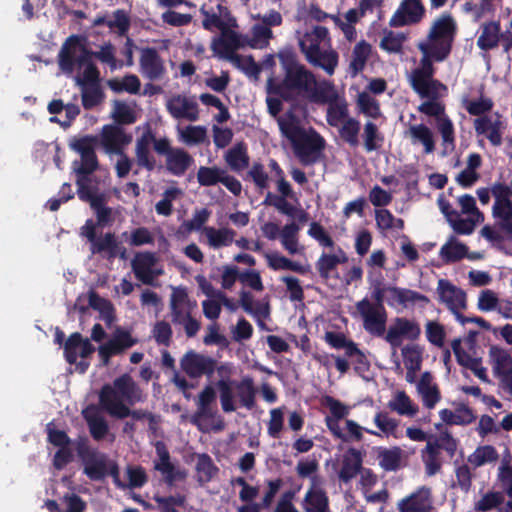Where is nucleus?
Returning <instances> with one entry per match:
<instances>
[{
  "label": "nucleus",
  "mask_w": 512,
  "mask_h": 512,
  "mask_svg": "<svg viewBox=\"0 0 512 512\" xmlns=\"http://www.w3.org/2000/svg\"><path fill=\"white\" fill-rule=\"evenodd\" d=\"M425 334L428 342L438 348L444 347L446 331L442 324L437 321H427Z\"/></svg>",
  "instance_id": "e2e57ef3"
},
{
  "label": "nucleus",
  "mask_w": 512,
  "mask_h": 512,
  "mask_svg": "<svg viewBox=\"0 0 512 512\" xmlns=\"http://www.w3.org/2000/svg\"><path fill=\"white\" fill-rule=\"evenodd\" d=\"M420 335L421 328L418 322L406 317H396L393 324L389 326L387 333H384L382 337L391 345L395 354L396 348L401 346L403 338L415 341Z\"/></svg>",
  "instance_id": "f8f14e48"
},
{
  "label": "nucleus",
  "mask_w": 512,
  "mask_h": 512,
  "mask_svg": "<svg viewBox=\"0 0 512 512\" xmlns=\"http://www.w3.org/2000/svg\"><path fill=\"white\" fill-rule=\"evenodd\" d=\"M437 293L439 301L447 306L455 318H457V314H461V311L467 308L465 291L453 285L449 280H438Z\"/></svg>",
  "instance_id": "2eb2a0df"
},
{
  "label": "nucleus",
  "mask_w": 512,
  "mask_h": 512,
  "mask_svg": "<svg viewBox=\"0 0 512 512\" xmlns=\"http://www.w3.org/2000/svg\"><path fill=\"white\" fill-rule=\"evenodd\" d=\"M97 144H100L107 154H123L124 147L132 141V135L125 132L123 127L107 124L102 127Z\"/></svg>",
  "instance_id": "ddd939ff"
},
{
  "label": "nucleus",
  "mask_w": 512,
  "mask_h": 512,
  "mask_svg": "<svg viewBox=\"0 0 512 512\" xmlns=\"http://www.w3.org/2000/svg\"><path fill=\"white\" fill-rule=\"evenodd\" d=\"M338 53L335 50L319 51L315 56V60L308 62L316 67L322 68L328 75H332L338 65Z\"/></svg>",
  "instance_id": "603ef678"
},
{
  "label": "nucleus",
  "mask_w": 512,
  "mask_h": 512,
  "mask_svg": "<svg viewBox=\"0 0 512 512\" xmlns=\"http://www.w3.org/2000/svg\"><path fill=\"white\" fill-rule=\"evenodd\" d=\"M80 235L85 237L90 244V252L92 255H100L108 260L116 257L126 258V248L118 241L114 232H106L97 235L93 228L92 219H87L80 229Z\"/></svg>",
  "instance_id": "423d86ee"
},
{
  "label": "nucleus",
  "mask_w": 512,
  "mask_h": 512,
  "mask_svg": "<svg viewBox=\"0 0 512 512\" xmlns=\"http://www.w3.org/2000/svg\"><path fill=\"white\" fill-rule=\"evenodd\" d=\"M463 106L470 115L482 117L492 110L494 103L490 98L481 97L478 100L464 99Z\"/></svg>",
  "instance_id": "0e129e2a"
},
{
  "label": "nucleus",
  "mask_w": 512,
  "mask_h": 512,
  "mask_svg": "<svg viewBox=\"0 0 512 512\" xmlns=\"http://www.w3.org/2000/svg\"><path fill=\"white\" fill-rule=\"evenodd\" d=\"M167 110L175 119L196 121L199 117L198 104L183 95H174L167 102Z\"/></svg>",
  "instance_id": "4be33fe9"
},
{
  "label": "nucleus",
  "mask_w": 512,
  "mask_h": 512,
  "mask_svg": "<svg viewBox=\"0 0 512 512\" xmlns=\"http://www.w3.org/2000/svg\"><path fill=\"white\" fill-rule=\"evenodd\" d=\"M152 336L158 345L169 347L173 336L170 323L165 320L157 321L152 328Z\"/></svg>",
  "instance_id": "69168bd1"
},
{
  "label": "nucleus",
  "mask_w": 512,
  "mask_h": 512,
  "mask_svg": "<svg viewBox=\"0 0 512 512\" xmlns=\"http://www.w3.org/2000/svg\"><path fill=\"white\" fill-rule=\"evenodd\" d=\"M249 160L247 145L244 142L236 143L225 154L226 163L235 172L246 169L249 166Z\"/></svg>",
  "instance_id": "473e14b6"
},
{
  "label": "nucleus",
  "mask_w": 512,
  "mask_h": 512,
  "mask_svg": "<svg viewBox=\"0 0 512 512\" xmlns=\"http://www.w3.org/2000/svg\"><path fill=\"white\" fill-rule=\"evenodd\" d=\"M331 95L333 96V100L330 101V105L327 109V122L331 126H338L339 122H344L347 118H350L348 116V107L346 102H335L336 101V94L332 90Z\"/></svg>",
  "instance_id": "de8ad7c7"
},
{
  "label": "nucleus",
  "mask_w": 512,
  "mask_h": 512,
  "mask_svg": "<svg viewBox=\"0 0 512 512\" xmlns=\"http://www.w3.org/2000/svg\"><path fill=\"white\" fill-rule=\"evenodd\" d=\"M204 233L207 237L208 244L213 248L226 247L232 244L236 232L231 228L205 227Z\"/></svg>",
  "instance_id": "c9c22d12"
},
{
  "label": "nucleus",
  "mask_w": 512,
  "mask_h": 512,
  "mask_svg": "<svg viewBox=\"0 0 512 512\" xmlns=\"http://www.w3.org/2000/svg\"><path fill=\"white\" fill-rule=\"evenodd\" d=\"M319 463L316 459L311 460H300L296 465V473L298 477L304 479L308 478L310 481V486L314 479H319L321 484H325L324 478L318 474Z\"/></svg>",
  "instance_id": "864d4df0"
},
{
  "label": "nucleus",
  "mask_w": 512,
  "mask_h": 512,
  "mask_svg": "<svg viewBox=\"0 0 512 512\" xmlns=\"http://www.w3.org/2000/svg\"><path fill=\"white\" fill-rule=\"evenodd\" d=\"M126 475L128 478L126 488H141L148 482V475L141 465H128Z\"/></svg>",
  "instance_id": "338daca9"
},
{
  "label": "nucleus",
  "mask_w": 512,
  "mask_h": 512,
  "mask_svg": "<svg viewBox=\"0 0 512 512\" xmlns=\"http://www.w3.org/2000/svg\"><path fill=\"white\" fill-rule=\"evenodd\" d=\"M94 352V345L79 332L72 333L64 343V358L70 365L76 363L78 357L86 359Z\"/></svg>",
  "instance_id": "aec40b11"
},
{
  "label": "nucleus",
  "mask_w": 512,
  "mask_h": 512,
  "mask_svg": "<svg viewBox=\"0 0 512 512\" xmlns=\"http://www.w3.org/2000/svg\"><path fill=\"white\" fill-rule=\"evenodd\" d=\"M433 376L430 372H424L417 383V391L422 397L423 405L433 409L441 399L437 384H433Z\"/></svg>",
  "instance_id": "bb28decb"
},
{
  "label": "nucleus",
  "mask_w": 512,
  "mask_h": 512,
  "mask_svg": "<svg viewBox=\"0 0 512 512\" xmlns=\"http://www.w3.org/2000/svg\"><path fill=\"white\" fill-rule=\"evenodd\" d=\"M151 140H154V134L148 130L136 140L135 157L136 163L140 168L151 172L156 168V159L150 152Z\"/></svg>",
  "instance_id": "5701e85b"
},
{
  "label": "nucleus",
  "mask_w": 512,
  "mask_h": 512,
  "mask_svg": "<svg viewBox=\"0 0 512 512\" xmlns=\"http://www.w3.org/2000/svg\"><path fill=\"white\" fill-rule=\"evenodd\" d=\"M146 395L130 374L124 373L115 378L112 384L102 386L99 393V403L108 413L118 405H135L144 402Z\"/></svg>",
  "instance_id": "20e7f679"
},
{
  "label": "nucleus",
  "mask_w": 512,
  "mask_h": 512,
  "mask_svg": "<svg viewBox=\"0 0 512 512\" xmlns=\"http://www.w3.org/2000/svg\"><path fill=\"white\" fill-rule=\"evenodd\" d=\"M374 423L379 430L386 436H396V430L399 426V421L389 416L387 412L379 411L374 417Z\"/></svg>",
  "instance_id": "774afa93"
},
{
  "label": "nucleus",
  "mask_w": 512,
  "mask_h": 512,
  "mask_svg": "<svg viewBox=\"0 0 512 512\" xmlns=\"http://www.w3.org/2000/svg\"><path fill=\"white\" fill-rule=\"evenodd\" d=\"M194 163V158L185 149L176 147L165 158L166 170L174 176H183Z\"/></svg>",
  "instance_id": "b1692460"
},
{
  "label": "nucleus",
  "mask_w": 512,
  "mask_h": 512,
  "mask_svg": "<svg viewBox=\"0 0 512 512\" xmlns=\"http://www.w3.org/2000/svg\"><path fill=\"white\" fill-rule=\"evenodd\" d=\"M196 471L197 481L200 484H206L219 472V468L214 464L212 458L208 454L202 453L198 455Z\"/></svg>",
  "instance_id": "4c0bfd02"
},
{
  "label": "nucleus",
  "mask_w": 512,
  "mask_h": 512,
  "mask_svg": "<svg viewBox=\"0 0 512 512\" xmlns=\"http://www.w3.org/2000/svg\"><path fill=\"white\" fill-rule=\"evenodd\" d=\"M251 32L252 37L247 36V46L253 49L266 47L273 36L272 30L263 24H255Z\"/></svg>",
  "instance_id": "3c124183"
},
{
  "label": "nucleus",
  "mask_w": 512,
  "mask_h": 512,
  "mask_svg": "<svg viewBox=\"0 0 512 512\" xmlns=\"http://www.w3.org/2000/svg\"><path fill=\"white\" fill-rule=\"evenodd\" d=\"M357 104L360 112L367 117L378 119L382 116L379 102L366 92L358 95Z\"/></svg>",
  "instance_id": "4d7b16f0"
},
{
  "label": "nucleus",
  "mask_w": 512,
  "mask_h": 512,
  "mask_svg": "<svg viewBox=\"0 0 512 512\" xmlns=\"http://www.w3.org/2000/svg\"><path fill=\"white\" fill-rule=\"evenodd\" d=\"M158 258L155 253L144 251L137 252L131 261L132 271L135 277L145 285L153 286L156 277L162 274L161 269H155Z\"/></svg>",
  "instance_id": "4468645a"
},
{
  "label": "nucleus",
  "mask_w": 512,
  "mask_h": 512,
  "mask_svg": "<svg viewBox=\"0 0 512 512\" xmlns=\"http://www.w3.org/2000/svg\"><path fill=\"white\" fill-rule=\"evenodd\" d=\"M410 86L421 98L437 100L440 90H446L447 87L434 77L409 79Z\"/></svg>",
  "instance_id": "cd10ccee"
},
{
  "label": "nucleus",
  "mask_w": 512,
  "mask_h": 512,
  "mask_svg": "<svg viewBox=\"0 0 512 512\" xmlns=\"http://www.w3.org/2000/svg\"><path fill=\"white\" fill-rule=\"evenodd\" d=\"M424 13L425 9L420 0H405L390 18L389 25L403 27L417 24L423 18Z\"/></svg>",
  "instance_id": "6ab92c4d"
},
{
  "label": "nucleus",
  "mask_w": 512,
  "mask_h": 512,
  "mask_svg": "<svg viewBox=\"0 0 512 512\" xmlns=\"http://www.w3.org/2000/svg\"><path fill=\"white\" fill-rule=\"evenodd\" d=\"M224 171V169H221L217 166H200L197 171V181L200 186H214L217 183H220Z\"/></svg>",
  "instance_id": "5fc2aeb1"
},
{
  "label": "nucleus",
  "mask_w": 512,
  "mask_h": 512,
  "mask_svg": "<svg viewBox=\"0 0 512 512\" xmlns=\"http://www.w3.org/2000/svg\"><path fill=\"white\" fill-rule=\"evenodd\" d=\"M234 385L237 396L241 405L248 410H251L255 406L256 389L254 387V380L250 376H246L239 382H229L224 379L217 381L216 386L220 392V402L222 410L225 413H231L236 410L234 403V395L232 386Z\"/></svg>",
  "instance_id": "0eeeda50"
},
{
  "label": "nucleus",
  "mask_w": 512,
  "mask_h": 512,
  "mask_svg": "<svg viewBox=\"0 0 512 512\" xmlns=\"http://www.w3.org/2000/svg\"><path fill=\"white\" fill-rule=\"evenodd\" d=\"M468 252V247L459 242L446 243L441 247L440 255L446 263H453L463 259Z\"/></svg>",
  "instance_id": "052dcab7"
},
{
  "label": "nucleus",
  "mask_w": 512,
  "mask_h": 512,
  "mask_svg": "<svg viewBox=\"0 0 512 512\" xmlns=\"http://www.w3.org/2000/svg\"><path fill=\"white\" fill-rule=\"evenodd\" d=\"M279 129L292 144L294 154L303 165L314 164L325 148L324 138L313 128L301 127L297 116L286 112L278 118Z\"/></svg>",
  "instance_id": "f03ea898"
},
{
  "label": "nucleus",
  "mask_w": 512,
  "mask_h": 512,
  "mask_svg": "<svg viewBox=\"0 0 512 512\" xmlns=\"http://www.w3.org/2000/svg\"><path fill=\"white\" fill-rule=\"evenodd\" d=\"M90 207L96 215V221L92 220L94 230H97L98 227L105 228L113 224V210L111 207L105 205V197L98 202L94 201L93 205Z\"/></svg>",
  "instance_id": "79ce46f5"
},
{
  "label": "nucleus",
  "mask_w": 512,
  "mask_h": 512,
  "mask_svg": "<svg viewBox=\"0 0 512 512\" xmlns=\"http://www.w3.org/2000/svg\"><path fill=\"white\" fill-rule=\"evenodd\" d=\"M422 461L425 465V473L428 476H433L441 470V460L439 446L433 443L431 439L427 441L426 447L421 453Z\"/></svg>",
  "instance_id": "72a5a7b5"
},
{
  "label": "nucleus",
  "mask_w": 512,
  "mask_h": 512,
  "mask_svg": "<svg viewBox=\"0 0 512 512\" xmlns=\"http://www.w3.org/2000/svg\"><path fill=\"white\" fill-rule=\"evenodd\" d=\"M284 71L281 82L268 81V93L281 97L285 102H293L297 96L305 95L311 102L326 104L333 100L332 84L324 81L318 85L313 72L301 64L292 51H281L278 54Z\"/></svg>",
  "instance_id": "f257e3e1"
},
{
  "label": "nucleus",
  "mask_w": 512,
  "mask_h": 512,
  "mask_svg": "<svg viewBox=\"0 0 512 512\" xmlns=\"http://www.w3.org/2000/svg\"><path fill=\"white\" fill-rule=\"evenodd\" d=\"M413 144H422L424 153L430 154L435 150V140L432 130L425 124L410 125L407 131Z\"/></svg>",
  "instance_id": "7c9ffc66"
},
{
  "label": "nucleus",
  "mask_w": 512,
  "mask_h": 512,
  "mask_svg": "<svg viewBox=\"0 0 512 512\" xmlns=\"http://www.w3.org/2000/svg\"><path fill=\"white\" fill-rule=\"evenodd\" d=\"M389 407L399 415L414 416L418 408L412 404L410 397L404 391H400L393 401L389 402Z\"/></svg>",
  "instance_id": "bf43d9fd"
},
{
  "label": "nucleus",
  "mask_w": 512,
  "mask_h": 512,
  "mask_svg": "<svg viewBox=\"0 0 512 512\" xmlns=\"http://www.w3.org/2000/svg\"><path fill=\"white\" fill-rule=\"evenodd\" d=\"M97 138L92 135H85L74 139L70 143V148L81 156V162L74 168L78 178L76 180L77 195L83 202H88L90 206L94 201L101 200L104 195L97 193V187L91 184L89 175L97 170L99 163L95 153Z\"/></svg>",
  "instance_id": "7ed1b4c3"
},
{
  "label": "nucleus",
  "mask_w": 512,
  "mask_h": 512,
  "mask_svg": "<svg viewBox=\"0 0 512 512\" xmlns=\"http://www.w3.org/2000/svg\"><path fill=\"white\" fill-rule=\"evenodd\" d=\"M501 26L499 21L483 23L481 34L477 39V46L483 51L496 48L500 42Z\"/></svg>",
  "instance_id": "c756f323"
},
{
  "label": "nucleus",
  "mask_w": 512,
  "mask_h": 512,
  "mask_svg": "<svg viewBox=\"0 0 512 512\" xmlns=\"http://www.w3.org/2000/svg\"><path fill=\"white\" fill-rule=\"evenodd\" d=\"M299 230L300 226L295 222H291L286 224L280 233L281 244L291 255H295L300 252L298 241Z\"/></svg>",
  "instance_id": "a19ab883"
},
{
  "label": "nucleus",
  "mask_w": 512,
  "mask_h": 512,
  "mask_svg": "<svg viewBox=\"0 0 512 512\" xmlns=\"http://www.w3.org/2000/svg\"><path fill=\"white\" fill-rule=\"evenodd\" d=\"M139 63L142 75L151 81L159 80L166 72L163 59L153 47L142 49Z\"/></svg>",
  "instance_id": "412c9836"
},
{
  "label": "nucleus",
  "mask_w": 512,
  "mask_h": 512,
  "mask_svg": "<svg viewBox=\"0 0 512 512\" xmlns=\"http://www.w3.org/2000/svg\"><path fill=\"white\" fill-rule=\"evenodd\" d=\"M402 449L398 446L392 448L380 447L377 452L379 465L385 471H396L401 466Z\"/></svg>",
  "instance_id": "f704fd0d"
},
{
  "label": "nucleus",
  "mask_w": 512,
  "mask_h": 512,
  "mask_svg": "<svg viewBox=\"0 0 512 512\" xmlns=\"http://www.w3.org/2000/svg\"><path fill=\"white\" fill-rule=\"evenodd\" d=\"M418 49L422 52L423 57L420 60V67H417L412 70L410 79L416 78H431L434 77L435 67L433 65V61L442 62L443 60H438L435 56L436 48L431 47V45L425 43H419Z\"/></svg>",
  "instance_id": "a878e982"
},
{
  "label": "nucleus",
  "mask_w": 512,
  "mask_h": 512,
  "mask_svg": "<svg viewBox=\"0 0 512 512\" xmlns=\"http://www.w3.org/2000/svg\"><path fill=\"white\" fill-rule=\"evenodd\" d=\"M363 145L367 152L377 151L384 142V135L379 131L378 126L368 121L365 123L362 133Z\"/></svg>",
  "instance_id": "58836bf2"
},
{
  "label": "nucleus",
  "mask_w": 512,
  "mask_h": 512,
  "mask_svg": "<svg viewBox=\"0 0 512 512\" xmlns=\"http://www.w3.org/2000/svg\"><path fill=\"white\" fill-rule=\"evenodd\" d=\"M108 85L114 92L126 91L130 94H138L141 88L139 78L134 74L125 75L121 80L112 79Z\"/></svg>",
  "instance_id": "8fccbe9b"
},
{
  "label": "nucleus",
  "mask_w": 512,
  "mask_h": 512,
  "mask_svg": "<svg viewBox=\"0 0 512 512\" xmlns=\"http://www.w3.org/2000/svg\"><path fill=\"white\" fill-rule=\"evenodd\" d=\"M131 26V19L127 11L117 9L113 12V19H109L108 28L119 36H126Z\"/></svg>",
  "instance_id": "13d9d810"
},
{
  "label": "nucleus",
  "mask_w": 512,
  "mask_h": 512,
  "mask_svg": "<svg viewBox=\"0 0 512 512\" xmlns=\"http://www.w3.org/2000/svg\"><path fill=\"white\" fill-rule=\"evenodd\" d=\"M338 266V259L331 254L323 252L315 263V268L324 281H328L332 276V272Z\"/></svg>",
  "instance_id": "680f3d73"
},
{
  "label": "nucleus",
  "mask_w": 512,
  "mask_h": 512,
  "mask_svg": "<svg viewBox=\"0 0 512 512\" xmlns=\"http://www.w3.org/2000/svg\"><path fill=\"white\" fill-rule=\"evenodd\" d=\"M81 38L78 35L69 36L58 55L59 66L65 73H71L76 64V48L81 46Z\"/></svg>",
  "instance_id": "c85d7f7f"
},
{
  "label": "nucleus",
  "mask_w": 512,
  "mask_h": 512,
  "mask_svg": "<svg viewBox=\"0 0 512 512\" xmlns=\"http://www.w3.org/2000/svg\"><path fill=\"white\" fill-rule=\"evenodd\" d=\"M153 500L160 512H180L177 507L184 508L187 502L186 495L181 493L169 496L154 494Z\"/></svg>",
  "instance_id": "37998d69"
},
{
  "label": "nucleus",
  "mask_w": 512,
  "mask_h": 512,
  "mask_svg": "<svg viewBox=\"0 0 512 512\" xmlns=\"http://www.w3.org/2000/svg\"><path fill=\"white\" fill-rule=\"evenodd\" d=\"M499 454L494 446L485 445L478 447L469 457L468 461L474 467H480L486 463L497 461Z\"/></svg>",
  "instance_id": "09e8293b"
},
{
  "label": "nucleus",
  "mask_w": 512,
  "mask_h": 512,
  "mask_svg": "<svg viewBox=\"0 0 512 512\" xmlns=\"http://www.w3.org/2000/svg\"><path fill=\"white\" fill-rule=\"evenodd\" d=\"M362 468V457L360 451L355 448H349L343 455L341 467L338 472L339 480L343 483H349L354 479Z\"/></svg>",
  "instance_id": "393cba45"
},
{
  "label": "nucleus",
  "mask_w": 512,
  "mask_h": 512,
  "mask_svg": "<svg viewBox=\"0 0 512 512\" xmlns=\"http://www.w3.org/2000/svg\"><path fill=\"white\" fill-rule=\"evenodd\" d=\"M505 501L504 494L499 491H489L485 493L477 502L474 504L475 512H490L496 508H499Z\"/></svg>",
  "instance_id": "49530a36"
},
{
  "label": "nucleus",
  "mask_w": 512,
  "mask_h": 512,
  "mask_svg": "<svg viewBox=\"0 0 512 512\" xmlns=\"http://www.w3.org/2000/svg\"><path fill=\"white\" fill-rule=\"evenodd\" d=\"M84 474L92 481H101L107 476L108 459L105 454L98 453L82 462Z\"/></svg>",
  "instance_id": "2f4dec72"
},
{
  "label": "nucleus",
  "mask_w": 512,
  "mask_h": 512,
  "mask_svg": "<svg viewBox=\"0 0 512 512\" xmlns=\"http://www.w3.org/2000/svg\"><path fill=\"white\" fill-rule=\"evenodd\" d=\"M82 88V105L84 109L90 110L98 106L104 98L100 85H85Z\"/></svg>",
  "instance_id": "6e6d98bb"
},
{
  "label": "nucleus",
  "mask_w": 512,
  "mask_h": 512,
  "mask_svg": "<svg viewBox=\"0 0 512 512\" xmlns=\"http://www.w3.org/2000/svg\"><path fill=\"white\" fill-rule=\"evenodd\" d=\"M224 1L217 4V12L206 9L205 5L200 8V13L203 15L202 26L205 30L212 31L213 29L222 30L226 26L237 27V20L232 15L230 9L223 5Z\"/></svg>",
  "instance_id": "f3484780"
},
{
  "label": "nucleus",
  "mask_w": 512,
  "mask_h": 512,
  "mask_svg": "<svg viewBox=\"0 0 512 512\" xmlns=\"http://www.w3.org/2000/svg\"><path fill=\"white\" fill-rule=\"evenodd\" d=\"M370 54L371 45L366 41H360L354 46L352 60L350 62V70L353 76H356L364 70Z\"/></svg>",
  "instance_id": "e433bc0d"
},
{
  "label": "nucleus",
  "mask_w": 512,
  "mask_h": 512,
  "mask_svg": "<svg viewBox=\"0 0 512 512\" xmlns=\"http://www.w3.org/2000/svg\"><path fill=\"white\" fill-rule=\"evenodd\" d=\"M455 32L456 24L451 14H443L434 22L425 44L437 49L435 56L438 60H446L450 55Z\"/></svg>",
  "instance_id": "6e6552de"
},
{
  "label": "nucleus",
  "mask_w": 512,
  "mask_h": 512,
  "mask_svg": "<svg viewBox=\"0 0 512 512\" xmlns=\"http://www.w3.org/2000/svg\"><path fill=\"white\" fill-rule=\"evenodd\" d=\"M359 132L360 121L353 117L347 118L339 129L341 139L352 148L359 145Z\"/></svg>",
  "instance_id": "a18cd8bd"
},
{
  "label": "nucleus",
  "mask_w": 512,
  "mask_h": 512,
  "mask_svg": "<svg viewBox=\"0 0 512 512\" xmlns=\"http://www.w3.org/2000/svg\"><path fill=\"white\" fill-rule=\"evenodd\" d=\"M233 28L232 26H226L222 29L220 31L221 35L213 39L211 49L220 57L239 64L242 57L235 52L247 47V35L240 34L234 31Z\"/></svg>",
  "instance_id": "1a4fd4ad"
},
{
  "label": "nucleus",
  "mask_w": 512,
  "mask_h": 512,
  "mask_svg": "<svg viewBox=\"0 0 512 512\" xmlns=\"http://www.w3.org/2000/svg\"><path fill=\"white\" fill-rule=\"evenodd\" d=\"M490 353L494 361L493 371L496 377L512 374V356L508 351L492 347Z\"/></svg>",
  "instance_id": "ea45409f"
},
{
  "label": "nucleus",
  "mask_w": 512,
  "mask_h": 512,
  "mask_svg": "<svg viewBox=\"0 0 512 512\" xmlns=\"http://www.w3.org/2000/svg\"><path fill=\"white\" fill-rule=\"evenodd\" d=\"M155 452L154 470L161 473L163 482L168 487H173L177 481H184L187 478V471L172 462L170 452L163 441L155 443Z\"/></svg>",
  "instance_id": "9d476101"
},
{
  "label": "nucleus",
  "mask_w": 512,
  "mask_h": 512,
  "mask_svg": "<svg viewBox=\"0 0 512 512\" xmlns=\"http://www.w3.org/2000/svg\"><path fill=\"white\" fill-rule=\"evenodd\" d=\"M180 368L191 379L202 376L210 378L216 371L217 360L211 356L189 350L180 359Z\"/></svg>",
  "instance_id": "9b49d317"
},
{
  "label": "nucleus",
  "mask_w": 512,
  "mask_h": 512,
  "mask_svg": "<svg viewBox=\"0 0 512 512\" xmlns=\"http://www.w3.org/2000/svg\"><path fill=\"white\" fill-rule=\"evenodd\" d=\"M433 509L432 491L420 486L397 502L398 512H431Z\"/></svg>",
  "instance_id": "dca6fc26"
},
{
  "label": "nucleus",
  "mask_w": 512,
  "mask_h": 512,
  "mask_svg": "<svg viewBox=\"0 0 512 512\" xmlns=\"http://www.w3.org/2000/svg\"><path fill=\"white\" fill-rule=\"evenodd\" d=\"M387 288L377 284L371 292V303L368 298H363L356 303V309L363 320V327L370 335L382 337L386 332L387 312L384 307V293Z\"/></svg>",
  "instance_id": "39448f33"
},
{
  "label": "nucleus",
  "mask_w": 512,
  "mask_h": 512,
  "mask_svg": "<svg viewBox=\"0 0 512 512\" xmlns=\"http://www.w3.org/2000/svg\"><path fill=\"white\" fill-rule=\"evenodd\" d=\"M473 124L477 135H484L493 146L497 147L502 144L505 125L499 113H495L494 116L478 117Z\"/></svg>",
  "instance_id": "a211bd4d"
},
{
  "label": "nucleus",
  "mask_w": 512,
  "mask_h": 512,
  "mask_svg": "<svg viewBox=\"0 0 512 512\" xmlns=\"http://www.w3.org/2000/svg\"><path fill=\"white\" fill-rule=\"evenodd\" d=\"M107 342L119 355L125 350L136 345L138 340L132 337L130 331L117 327L113 333V337Z\"/></svg>",
  "instance_id": "c03bdc74"
}]
</instances>
